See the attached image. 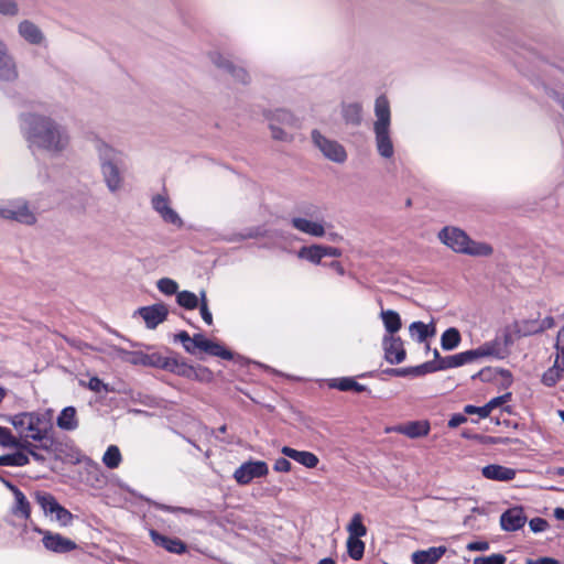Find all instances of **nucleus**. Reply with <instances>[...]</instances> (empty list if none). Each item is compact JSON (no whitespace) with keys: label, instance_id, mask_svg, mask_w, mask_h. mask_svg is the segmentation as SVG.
<instances>
[{"label":"nucleus","instance_id":"09e8293b","mask_svg":"<svg viewBox=\"0 0 564 564\" xmlns=\"http://www.w3.org/2000/svg\"><path fill=\"white\" fill-rule=\"evenodd\" d=\"M564 340V326L560 328L556 337V349H557V356L554 361V366L557 367L560 370L564 372V345H561V343Z\"/></svg>","mask_w":564,"mask_h":564},{"label":"nucleus","instance_id":"2f4dec72","mask_svg":"<svg viewBox=\"0 0 564 564\" xmlns=\"http://www.w3.org/2000/svg\"><path fill=\"white\" fill-rule=\"evenodd\" d=\"M271 121L288 128L289 130H295L301 128L300 120L295 118L290 111L285 109H279L273 113Z\"/></svg>","mask_w":564,"mask_h":564},{"label":"nucleus","instance_id":"5fc2aeb1","mask_svg":"<svg viewBox=\"0 0 564 564\" xmlns=\"http://www.w3.org/2000/svg\"><path fill=\"white\" fill-rule=\"evenodd\" d=\"M181 359L176 357H155V362L159 365H155V367H160L162 369L169 370L171 372H175V369H177L178 365L181 364Z\"/></svg>","mask_w":564,"mask_h":564},{"label":"nucleus","instance_id":"5701e85b","mask_svg":"<svg viewBox=\"0 0 564 564\" xmlns=\"http://www.w3.org/2000/svg\"><path fill=\"white\" fill-rule=\"evenodd\" d=\"M281 453L307 468H314L317 466V456L311 452L297 451L289 446H283Z\"/></svg>","mask_w":564,"mask_h":564},{"label":"nucleus","instance_id":"603ef678","mask_svg":"<svg viewBox=\"0 0 564 564\" xmlns=\"http://www.w3.org/2000/svg\"><path fill=\"white\" fill-rule=\"evenodd\" d=\"M54 519L62 525L67 527L70 525L74 519V516L70 511H68L66 508H64L62 505H58L55 509Z\"/></svg>","mask_w":564,"mask_h":564},{"label":"nucleus","instance_id":"49530a36","mask_svg":"<svg viewBox=\"0 0 564 564\" xmlns=\"http://www.w3.org/2000/svg\"><path fill=\"white\" fill-rule=\"evenodd\" d=\"M17 448L24 451L28 456H32L36 462L44 463L46 460V457L40 453V449H37L36 444H33L30 441H20V445H18Z\"/></svg>","mask_w":564,"mask_h":564},{"label":"nucleus","instance_id":"e433bc0d","mask_svg":"<svg viewBox=\"0 0 564 564\" xmlns=\"http://www.w3.org/2000/svg\"><path fill=\"white\" fill-rule=\"evenodd\" d=\"M348 538L360 539L367 534V528L362 522V516L355 513L347 525Z\"/></svg>","mask_w":564,"mask_h":564},{"label":"nucleus","instance_id":"bb28decb","mask_svg":"<svg viewBox=\"0 0 564 564\" xmlns=\"http://www.w3.org/2000/svg\"><path fill=\"white\" fill-rule=\"evenodd\" d=\"M341 115L346 124L358 127L362 122V106L359 102L343 104Z\"/></svg>","mask_w":564,"mask_h":564},{"label":"nucleus","instance_id":"f03ea898","mask_svg":"<svg viewBox=\"0 0 564 564\" xmlns=\"http://www.w3.org/2000/svg\"><path fill=\"white\" fill-rule=\"evenodd\" d=\"M94 145L98 154L106 186L111 193H116L122 187L123 183L124 155L121 151L100 139L95 140Z\"/></svg>","mask_w":564,"mask_h":564},{"label":"nucleus","instance_id":"864d4df0","mask_svg":"<svg viewBox=\"0 0 564 564\" xmlns=\"http://www.w3.org/2000/svg\"><path fill=\"white\" fill-rule=\"evenodd\" d=\"M270 129H271L273 139L279 140V141H290L291 140L293 130H289L288 128L279 126L278 123H275L273 121L270 122Z\"/></svg>","mask_w":564,"mask_h":564},{"label":"nucleus","instance_id":"680f3d73","mask_svg":"<svg viewBox=\"0 0 564 564\" xmlns=\"http://www.w3.org/2000/svg\"><path fill=\"white\" fill-rule=\"evenodd\" d=\"M155 507H156V509H160V510L166 511V512H171V513L181 512V513L192 514V516L198 514V512L196 510L189 509V508H184V507H172V506H167V505H163V503H156Z\"/></svg>","mask_w":564,"mask_h":564},{"label":"nucleus","instance_id":"6ab92c4d","mask_svg":"<svg viewBox=\"0 0 564 564\" xmlns=\"http://www.w3.org/2000/svg\"><path fill=\"white\" fill-rule=\"evenodd\" d=\"M19 35L32 45H41L45 36L41 29L30 20H23L18 25Z\"/></svg>","mask_w":564,"mask_h":564},{"label":"nucleus","instance_id":"1a4fd4ad","mask_svg":"<svg viewBox=\"0 0 564 564\" xmlns=\"http://www.w3.org/2000/svg\"><path fill=\"white\" fill-rule=\"evenodd\" d=\"M212 63L220 70L229 74L236 82L247 84L249 75L245 68L236 66L228 57L218 53L212 52L209 54Z\"/></svg>","mask_w":564,"mask_h":564},{"label":"nucleus","instance_id":"a18cd8bd","mask_svg":"<svg viewBox=\"0 0 564 564\" xmlns=\"http://www.w3.org/2000/svg\"><path fill=\"white\" fill-rule=\"evenodd\" d=\"M198 371H200L203 373H207V375L210 373L207 368L200 367V368L196 369L193 366H191L182 360L181 364L178 365L177 369H175L174 373L185 377V378L194 379V378L198 377Z\"/></svg>","mask_w":564,"mask_h":564},{"label":"nucleus","instance_id":"dca6fc26","mask_svg":"<svg viewBox=\"0 0 564 564\" xmlns=\"http://www.w3.org/2000/svg\"><path fill=\"white\" fill-rule=\"evenodd\" d=\"M150 536L155 545L165 549L170 553L183 554L186 552V544L177 538L165 536L155 530H150Z\"/></svg>","mask_w":564,"mask_h":564},{"label":"nucleus","instance_id":"9d476101","mask_svg":"<svg viewBox=\"0 0 564 564\" xmlns=\"http://www.w3.org/2000/svg\"><path fill=\"white\" fill-rule=\"evenodd\" d=\"M384 359L391 365H398L404 361L406 357L403 341L399 336L384 335L382 338Z\"/></svg>","mask_w":564,"mask_h":564},{"label":"nucleus","instance_id":"a19ab883","mask_svg":"<svg viewBox=\"0 0 564 564\" xmlns=\"http://www.w3.org/2000/svg\"><path fill=\"white\" fill-rule=\"evenodd\" d=\"M176 302L186 310L198 307V296L191 291H181L176 294Z\"/></svg>","mask_w":564,"mask_h":564},{"label":"nucleus","instance_id":"4c0bfd02","mask_svg":"<svg viewBox=\"0 0 564 564\" xmlns=\"http://www.w3.org/2000/svg\"><path fill=\"white\" fill-rule=\"evenodd\" d=\"M203 351H205L206 354H208L210 356L219 357L225 360H231L234 358V354L230 350H228L223 345L215 343L210 339L207 343V345H205V348Z\"/></svg>","mask_w":564,"mask_h":564},{"label":"nucleus","instance_id":"c85d7f7f","mask_svg":"<svg viewBox=\"0 0 564 564\" xmlns=\"http://www.w3.org/2000/svg\"><path fill=\"white\" fill-rule=\"evenodd\" d=\"M34 498L36 503L41 507L45 516L53 517V513L59 502L57 499L50 492L46 491H36L34 494Z\"/></svg>","mask_w":564,"mask_h":564},{"label":"nucleus","instance_id":"a878e982","mask_svg":"<svg viewBox=\"0 0 564 564\" xmlns=\"http://www.w3.org/2000/svg\"><path fill=\"white\" fill-rule=\"evenodd\" d=\"M56 425L63 431L76 430L79 425L76 409L74 406L64 408L56 419Z\"/></svg>","mask_w":564,"mask_h":564},{"label":"nucleus","instance_id":"f3484780","mask_svg":"<svg viewBox=\"0 0 564 564\" xmlns=\"http://www.w3.org/2000/svg\"><path fill=\"white\" fill-rule=\"evenodd\" d=\"M511 392H507L502 395H499V397H496L494 399H491L489 402H487L485 405L482 406H476V405H473V404H467L464 406V412L466 414H478L479 417L481 419H485L487 416H489V414L491 413V411L494 409H496L497 406L499 405H502L505 403H507L508 401H510L511 399Z\"/></svg>","mask_w":564,"mask_h":564},{"label":"nucleus","instance_id":"0e129e2a","mask_svg":"<svg viewBox=\"0 0 564 564\" xmlns=\"http://www.w3.org/2000/svg\"><path fill=\"white\" fill-rule=\"evenodd\" d=\"M529 528L533 533H540L549 528V523L545 519L535 517L529 521Z\"/></svg>","mask_w":564,"mask_h":564},{"label":"nucleus","instance_id":"58836bf2","mask_svg":"<svg viewBox=\"0 0 564 564\" xmlns=\"http://www.w3.org/2000/svg\"><path fill=\"white\" fill-rule=\"evenodd\" d=\"M347 553L350 558L359 561L365 553V543L360 539L348 538L346 542Z\"/></svg>","mask_w":564,"mask_h":564},{"label":"nucleus","instance_id":"69168bd1","mask_svg":"<svg viewBox=\"0 0 564 564\" xmlns=\"http://www.w3.org/2000/svg\"><path fill=\"white\" fill-rule=\"evenodd\" d=\"M175 339L183 344V347L187 352L194 354V346L192 345V338L187 332H185V330L180 332L175 336Z\"/></svg>","mask_w":564,"mask_h":564},{"label":"nucleus","instance_id":"c9c22d12","mask_svg":"<svg viewBox=\"0 0 564 564\" xmlns=\"http://www.w3.org/2000/svg\"><path fill=\"white\" fill-rule=\"evenodd\" d=\"M30 463L29 456L23 452H15L0 456V466L22 467Z\"/></svg>","mask_w":564,"mask_h":564},{"label":"nucleus","instance_id":"b1692460","mask_svg":"<svg viewBox=\"0 0 564 564\" xmlns=\"http://www.w3.org/2000/svg\"><path fill=\"white\" fill-rule=\"evenodd\" d=\"M117 355L121 357L123 360L129 361L133 365H143V366H155L159 365L155 362L156 355H145L143 352L138 351H127L122 348H115Z\"/></svg>","mask_w":564,"mask_h":564},{"label":"nucleus","instance_id":"bf43d9fd","mask_svg":"<svg viewBox=\"0 0 564 564\" xmlns=\"http://www.w3.org/2000/svg\"><path fill=\"white\" fill-rule=\"evenodd\" d=\"M18 12V4L14 0H0V14L13 17Z\"/></svg>","mask_w":564,"mask_h":564},{"label":"nucleus","instance_id":"393cba45","mask_svg":"<svg viewBox=\"0 0 564 564\" xmlns=\"http://www.w3.org/2000/svg\"><path fill=\"white\" fill-rule=\"evenodd\" d=\"M438 361H440L438 368H441V371H442V370H446V369H451V368L460 367L466 364H470V362L475 361V358H474L473 351L470 349V350H466V351H463V352H459L456 355L446 356L443 359H440Z\"/></svg>","mask_w":564,"mask_h":564},{"label":"nucleus","instance_id":"8fccbe9b","mask_svg":"<svg viewBox=\"0 0 564 564\" xmlns=\"http://www.w3.org/2000/svg\"><path fill=\"white\" fill-rule=\"evenodd\" d=\"M564 375L562 370L553 365V367L549 368L542 376V382L546 387H553L557 383L561 377Z\"/></svg>","mask_w":564,"mask_h":564},{"label":"nucleus","instance_id":"774afa93","mask_svg":"<svg viewBox=\"0 0 564 564\" xmlns=\"http://www.w3.org/2000/svg\"><path fill=\"white\" fill-rule=\"evenodd\" d=\"M546 72L557 84L564 87V70L550 66Z\"/></svg>","mask_w":564,"mask_h":564},{"label":"nucleus","instance_id":"4be33fe9","mask_svg":"<svg viewBox=\"0 0 564 564\" xmlns=\"http://www.w3.org/2000/svg\"><path fill=\"white\" fill-rule=\"evenodd\" d=\"M481 474L485 478L490 480L510 481L514 479L517 473L513 468L490 464L482 467Z\"/></svg>","mask_w":564,"mask_h":564},{"label":"nucleus","instance_id":"20e7f679","mask_svg":"<svg viewBox=\"0 0 564 564\" xmlns=\"http://www.w3.org/2000/svg\"><path fill=\"white\" fill-rule=\"evenodd\" d=\"M438 239L458 253L473 257H488L492 253L490 245L471 240L464 230L456 227L443 228L438 232Z\"/></svg>","mask_w":564,"mask_h":564},{"label":"nucleus","instance_id":"37998d69","mask_svg":"<svg viewBox=\"0 0 564 564\" xmlns=\"http://www.w3.org/2000/svg\"><path fill=\"white\" fill-rule=\"evenodd\" d=\"M517 332L521 336L540 334L539 319H523L517 325Z\"/></svg>","mask_w":564,"mask_h":564},{"label":"nucleus","instance_id":"aec40b11","mask_svg":"<svg viewBox=\"0 0 564 564\" xmlns=\"http://www.w3.org/2000/svg\"><path fill=\"white\" fill-rule=\"evenodd\" d=\"M475 360L484 357H494L503 359L506 357V349L499 339H494L484 343L476 349H471Z\"/></svg>","mask_w":564,"mask_h":564},{"label":"nucleus","instance_id":"6e6d98bb","mask_svg":"<svg viewBox=\"0 0 564 564\" xmlns=\"http://www.w3.org/2000/svg\"><path fill=\"white\" fill-rule=\"evenodd\" d=\"M341 254V249L319 242V264H322V259L340 258Z\"/></svg>","mask_w":564,"mask_h":564},{"label":"nucleus","instance_id":"6e6552de","mask_svg":"<svg viewBox=\"0 0 564 564\" xmlns=\"http://www.w3.org/2000/svg\"><path fill=\"white\" fill-rule=\"evenodd\" d=\"M34 531H36L40 534H43V545L46 550L51 552L68 553L77 547L76 543L73 540L67 539L59 533H53L51 531H45L40 528H35Z\"/></svg>","mask_w":564,"mask_h":564},{"label":"nucleus","instance_id":"9b49d317","mask_svg":"<svg viewBox=\"0 0 564 564\" xmlns=\"http://www.w3.org/2000/svg\"><path fill=\"white\" fill-rule=\"evenodd\" d=\"M135 314L143 318L147 328L154 329L159 324L163 323L167 318L169 310L165 304L156 303L139 307Z\"/></svg>","mask_w":564,"mask_h":564},{"label":"nucleus","instance_id":"72a5a7b5","mask_svg":"<svg viewBox=\"0 0 564 564\" xmlns=\"http://www.w3.org/2000/svg\"><path fill=\"white\" fill-rule=\"evenodd\" d=\"M460 340L459 330L455 327H449L441 336V346L444 350H453L460 344Z\"/></svg>","mask_w":564,"mask_h":564},{"label":"nucleus","instance_id":"cd10ccee","mask_svg":"<svg viewBox=\"0 0 564 564\" xmlns=\"http://www.w3.org/2000/svg\"><path fill=\"white\" fill-rule=\"evenodd\" d=\"M409 332L411 337L415 338L417 343L425 341L429 337L435 335L436 328L433 323L430 325L424 324L421 321H416L410 324Z\"/></svg>","mask_w":564,"mask_h":564},{"label":"nucleus","instance_id":"473e14b6","mask_svg":"<svg viewBox=\"0 0 564 564\" xmlns=\"http://www.w3.org/2000/svg\"><path fill=\"white\" fill-rule=\"evenodd\" d=\"M14 496V506L12 508V513L19 518H22L24 520L30 519L31 516V505L29 500L26 499L25 495L19 490Z\"/></svg>","mask_w":564,"mask_h":564},{"label":"nucleus","instance_id":"4d7b16f0","mask_svg":"<svg viewBox=\"0 0 564 564\" xmlns=\"http://www.w3.org/2000/svg\"><path fill=\"white\" fill-rule=\"evenodd\" d=\"M507 557L501 553H495L489 556H477L473 564H505Z\"/></svg>","mask_w":564,"mask_h":564},{"label":"nucleus","instance_id":"f257e3e1","mask_svg":"<svg viewBox=\"0 0 564 564\" xmlns=\"http://www.w3.org/2000/svg\"><path fill=\"white\" fill-rule=\"evenodd\" d=\"M22 133L29 149L44 151L52 156L62 154L69 145L67 129L51 117L28 113L22 117Z\"/></svg>","mask_w":564,"mask_h":564},{"label":"nucleus","instance_id":"4468645a","mask_svg":"<svg viewBox=\"0 0 564 564\" xmlns=\"http://www.w3.org/2000/svg\"><path fill=\"white\" fill-rule=\"evenodd\" d=\"M431 426L427 421H411L393 426L391 431L403 434L410 438H419L430 433Z\"/></svg>","mask_w":564,"mask_h":564},{"label":"nucleus","instance_id":"052dcab7","mask_svg":"<svg viewBox=\"0 0 564 564\" xmlns=\"http://www.w3.org/2000/svg\"><path fill=\"white\" fill-rule=\"evenodd\" d=\"M299 258L307 259L313 263H317V245L302 247L297 253Z\"/></svg>","mask_w":564,"mask_h":564},{"label":"nucleus","instance_id":"ea45409f","mask_svg":"<svg viewBox=\"0 0 564 564\" xmlns=\"http://www.w3.org/2000/svg\"><path fill=\"white\" fill-rule=\"evenodd\" d=\"M102 463L110 469L117 468L121 463V453L116 445H110L102 456Z\"/></svg>","mask_w":564,"mask_h":564},{"label":"nucleus","instance_id":"412c9836","mask_svg":"<svg viewBox=\"0 0 564 564\" xmlns=\"http://www.w3.org/2000/svg\"><path fill=\"white\" fill-rule=\"evenodd\" d=\"M446 546H431L412 553L413 564H435L446 553Z\"/></svg>","mask_w":564,"mask_h":564},{"label":"nucleus","instance_id":"ddd939ff","mask_svg":"<svg viewBox=\"0 0 564 564\" xmlns=\"http://www.w3.org/2000/svg\"><path fill=\"white\" fill-rule=\"evenodd\" d=\"M153 209L162 217L165 223L172 224L177 228H182L184 223L180 215L170 206V202L162 195H155L152 198Z\"/></svg>","mask_w":564,"mask_h":564},{"label":"nucleus","instance_id":"de8ad7c7","mask_svg":"<svg viewBox=\"0 0 564 564\" xmlns=\"http://www.w3.org/2000/svg\"><path fill=\"white\" fill-rule=\"evenodd\" d=\"M20 445V441L8 427L0 426V446L15 448Z\"/></svg>","mask_w":564,"mask_h":564},{"label":"nucleus","instance_id":"2eb2a0df","mask_svg":"<svg viewBox=\"0 0 564 564\" xmlns=\"http://www.w3.org/2000/svg\"><path fill=\"white\" fill-rule=\"evenodd\" d=\"M319 151L330 161L344 163L347 160L345 148L337 141H332L319 135Z\"/></svg>","mask_w":564,"mask_h":564},{"label":"nucleus","instance_id":"39448f33","mask_svg":"<svg viewBox=\"0 0 564 564\" xmlns=\"http://www.w3.org/2000/svg\"><path fill=\"white\" fill-rule=\"evenodd\" d=\"M7 421L18 432L19 441H35L48 427L45 415L35 411L9 415Z\"/></svg>","mask_w":564,"mask_h":564},{"label":"nucleus","instance_id":"a211bd4d","mask_svg":"<svg viewBox=\"0 0 564 564\" xmlns=\"http://www.w3.org/2000/svg\"><path fill=\"white\" fill-rule=\"evenodd\" d=\"M18 78L14 59L8 54L6 44L0 40V80L11 82Z\"/></svg>","mask_w":564,"mask_h":564},{"label":"nucleus","instance_id":"f704fd0d","mask_svg":"<svg viewBox=\"0 0 564 564\" xmlns=\"http://www.w3.org/2000/svg\"><path fill=\"white\" fill-rule=\"evenodd\" d=\"M290 225L292 228L310 235V236H317V223L313 220H308L303 217H292L290 219Z\"/></svg>","mask_w":564,"mask_h":564},{"label":"nucleus","instance_id":"7ed1b4c3","mask_svg":"<svg viewBox=\"0 0 564 564\" xmlns=\"http://www.w3.org/2000/svg\"><path fill=\"white\" fill-rule=\"evenodd\" d=\"M375 115L373 133L377 151L380 156L391 159L394 154V147L390 132V104L386 96L381 95L376 99Z\"/></svg>","mask_w":564,"mask_h":564},{"label":"nucleus","instance_id":"7c9ffc66","mask_svg":"<svg viewBox=\"0 0 564 564\" xmlns=\"http://www.w3.org/2000/svg\"><path fill=\"white\" fill-rule=\"evenodd\" d=\"M329 388H336L340 391H349L354 390L356 392H365L368 391L370 393V390L364 384L358 383L354 378L351 377H344L340 379H333L328 383Z\"/></svg>","mask_w":564,"mask_h":564},{"label":"nucleus","instance_id":"79ce46f5","mask_svg":"<svg viewBox=\"0 0 564 564\" xmlns=\"http://www.w3.org/2000/svg\"><path fill=\"white\" fill-rule=\"evenodd\" d=\"M35 442H39L36 444L37 449L44 451L47 453H56L58 443L54 440L53 436L48 435V427L41 434L40 438H36Z\"/></svg>","mask_w":564,"mask_h":564},{"label":"nucleus","instance_id":"c756f323","mask_svg":"<svg viewBox=\"0 0 564 564\" xmlns=\"http://www.w3.org/2000/svg\"><path fill=\"white\" fill-rule=\"evenodd\" d=\"M381 319L387 330V335H394L402 327L401 317L398 312L393 310L381 311Z\"/></svg>","mask_w":564,"mask_h":564},{"label":"nucleus","instance_id":"f8f14e48","mask_svg":"<svg viewBox=\"0 0 564 564\" xmlns=\"http://www.w3.org/2000/svg\"><path fill=\"white\" fill-rule=\"evenodd\" d=\"M527 516L522 507H513L507 509L500 516V527L503 531L514 532L524 527L527 522Z\"/></svg>","mask_w":564,"mask_h":564},{"label":"nucleus","instance_id":"e2e57ef3","mask_svg":"<svg viewBox=\"0 0 564 564\" xmlns=\"http://www.w3.org/2000/svg\"><path fill=\"white\" fill-rule=\"evenodd\" d=\"M87 387L89 390L97 392V393H100L102 391L104 392L110 391L109 386L107 383H105L102 380H100L98 377H91L88 381Z\"/></svg>","mask_w":564,"mask_h":564},{"label":"nucleus","instance_id":"338daca9","mask_svg":"<svg viewBox=\"0 0 564 564\" xmlns=\"http://www.w3.org/2000/svg\"><path fill=\"white\" fill-rule=\"evenodd\" d=\"M273 469L279 473H288L291 470V463L286 458L280 457L275 460Z\"/></svg>","mask_w":564,"mask_h":564},{"label":"nucleus","instance_id":"c03bdc74","mask_svg":"<svg viewBox=\"0 0 564 564\" xmlns=\"http://www.w3.org/2000/svg\"><path fill=\"white\" fill-rule=\"evenodd\" d=\"M440 361H426L419 366L410 367L411 376L421 377L426 373L441 371Z\"/></svg>","mask_w":564,"mask_h":564},{"label":"nucleus","instance_id":"423d86ee","mask_svg":"<svg viewBox=\"0 0 564 564\" xmlns=\"http://www.w3.org/2000/svg\"><path fill=\"white\" fill-rule=\"evenodd\" d=\"M0 218L32 226L37 221L35 213L30 208L29 202L24 198L8 200L0 206Z\"/></svg>","mask_w":564,"mask_h":564},{"label":"nucleus","instance_id":"0eeeda50","mask_svg":"<svg viewBox=\"0 0 564 564\" xmlns=\"http://www.w3.org/2000/svg\"><path fill=\"white\" fill-rule=\"evenodd\" d=\"M269 474L268 464L263 460H248L241 464L234 473V479L239 485H248L256 478L264 477Z\"/></svg>","mask_w":564,"mask_h":564},{"label":"nucleus","instance_id":"3c124183","mask_svg":"<svg viewBox=\"0 0 564 564\" xmlns=\"http://www.w3.org/2000/svg\"><path fill=\"white\" fill-rule=\"evenodd\" d=\"M158 290L165 295L177 294L178 284L170 278H162L156 283Z\"/></svg>","mask_w":564,"mask_h":564},{"label":"nucleus","instance_id":"13d9d810","mask_svg":"<svg viewBox=\"0 0 564 564\" xmlns=\"http://www.w3.org/2000/svg\"><path fill=\"white\" fill-rule=\"evenodd\" d=\"M319 267L333 270L338 275L345 274V269L338 258L322 259V264H319Z\"/></svg>","mask_w":564,"mask_h":564}]
</instances>
